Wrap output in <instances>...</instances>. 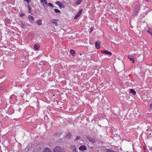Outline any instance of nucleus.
Masks as SVG:
<instances>
[{"label":"nucleus","instance_id":"a878e982","mask_svg":"<svg viewBox=\"0 0 152 152\" xmlns=\"http://www.w3.org/2000/svg\"><path fill=\"white\" fill-rule=\"evenodd\" d=\"M148 33H149L152 36V33L150 31H147Z\"/></svg>","mask_w":152,"mask_h":152},{"label":"nucleus","instance_id":"a211bd4d","mask_svg":"<svg viewBox=\"0 0 152 152\" xmlns=\"http://www.w3.org/2000/svg\"><path fill=\"white\" fill-rule=\"evenodd\" d=\"M71 134L70 133H68L65 136V137L67 138H71Z\"/></svg>","mask_w":152,"mask_h":152},{"label":"nucleus","instance_id":"20e7f679","mask_svg":"<svg viewBox=\"0 0 152 152\" xmlns=\"http://www.w3.org/2000/svg\"><path fill=\"white\" fill-rule=\"evenodd\" d=\"M82 10H80L79 12L77 13L74 17V19H77L81 15V13L82 12Z\"/></svg>","mask_w":152,"mask_h":152},{"label":"nucleus","instance_id":"4be33fe9","mask_svg":"<svg viewBox=\"0 0 152 152\" xmlns=\"http://www.w3.org/2000/svg\"><path fill=\"white\" fill-rule=\"evenodd\" d=\"M47 6H49L51 7H54V5L51 3H49L48 4L46 5Z\"/></svg>","mask_w":152,"mask_h":152},{"label":"nucleus","instance_id":"bb28decb","mask_svg":"<svg viewBox=\"0 0 152 152\" xmlns=\"http://www.w3.org/2000/svg\"><path fill=\"white\" fill-rule=\"evenodd\" d=\"M25 1H26L28 3L29 2V0H24Z\"/></svg>","mask_w":152,"mask_h":152},{"label":"nucleus","instance_id":"f257e3e1","mask_svg":"<svg viewBox=\"0 0 152 152\" xmlns=\"http://www.w3.org/2000/svg\"><path fill=\"white\" fill-rule=\"evenodd\" d=\"M54 152H65L64 149L61 148L60 146H57L53 149Z\"/></svg>","mask_w":152,"mask_h":152},{"label":"nucleus","instance_id":"0eeeda50","mask_svg":"<svg viewBox=\"0 0 152 152\" xmlns=\"http://www.w3.org/2000/svg\"><path fill=\"white\" fill-rule=\"evenodd\" d=\"M95 47L97 49H99L100 47V42L99 41H97L95 43Z\"/></svg>","mask_w":152,"mask_h":152},{"label":"nucleus","instance_id":"412c9836","mask_svg":"<svg viewBox=\"0 0 152 152\" xmlns=\"http://www.w3.org/2000/svg\"><path fill=\"white\" fill-rule=\"evenodd\" d=\"M54 10L55 12H56V13H61V12H60V10H59L58 9H55Z\"/></svg>","mask_w":152,"mask_h":152},{"label":"nucleus","instance_id":"4468645a","mask_svg":"<svg viewBox=\"0 0 152 152\" xmlns=\"http://www.w3.org/2000/svg\"><path fill=\"white\" fill-rule=\"evenodd\" d=\"M39 45L38 44H35L34 46V48L36 50L39 49Z\"/></svg>","mask_w":152,"mask_h":152},{"label":"nucleus","instance_id":"f8f14e48","mask_svg":"<svg viewBox=\"0 0 152 152\" xmlns=\"http://www.w3.org/2000/svg\"><path fill=\"white\" fill-rule=\"evenodd\" d=\"M56 4L57 5H58L61 8L63 6V4L61 3V2L59 1H58L56 3Z\"/></svg>","mask_w":152,"mask_h":152},{"label":"nucleus","instance_id":"cd10ccee","mask_svg":"<svg viewBox=\"0 0 152 152\" xmlns=\"http://www.w3.org/2000/svg\"><path fill=\"white\" fill-rule=\"evenodd\" d=\"M150 108H152V103L150 105Z\"/></svg>","mask_w":152,"mask_h":152},{"label":"nucleus","instance_id":"423d86ee","mask_svg":"<svg viewBox=\"0 0 152 152\" xmlns=\"http://www.w3.org/2000/svg\"><path fill=\"white\" fill-rule=\"evenodd\" d=\"M101 53H104L107 55H111L112 54V53L110 52L107 51L106 50H102L101 51Z\"/></svg>","mask_w":152,"mask_h":152},{"label":"nucleus","instance_id":"5701e85b","mask_svg":"<svg viewBox=\"0 0 152 152\" xmlns=\"http://www.w3.org/2000/svg\"><path fill=\"white\" fill-rule=\"evenodd\" d=\"M80 138V137H79L78 136H77L76 137V138L75 139V140L77 141L78 140V139Z\"/></svg>","mask_w":152,"mask_h":152},{"label":"nucleus","instance_id":"9b49d317","mask_svg":"<svg viewBox=\"0 0 152 152\" xmlns=\"http://www.w3.org/2000/svg\"><path fill=\"white\" fill-rule=\"evenodd\" d=\"M128 58L129 59L130 61H133V63H134V58L133 56H128Z\"/></svg>","mask_w":152,"mask_h":152},{"label":"nucleus","instance_id":"f03ea898","mask_svg":"<svg viewBox=\"0 0 152 152\" xmlns=\"http://www.w3.org/2000/svg\"><path fill=\"white\" fill-rule=\"evenodd\" d=\"M18 24L22 28H24V26H30V25L27 23L21 21L19 22Z\"/></svg>","mask_w":152,"mask_h":152},{"label":"nucleus","instance_id":"7ed1b4c3","mask_svg":"<svg viewBox=\"0 0 152 152\" xmlns=\"http://www.w3.org/2000/svg\"><path fill=\"white\" fill-rule=\"evenodd\" d=\"M58 19H53L51 20V23H53L55 26H58Z\"/></svg>","mask_w":152,"mask_h":152},{"label":"nucleus","instance_id":"39448f33","mask_svg":"<svg viewBox=\"0 0 152 152\" xmlns=\"http://www.w3.org/2000/svg\"><path fill=\"white\" fill-rule=\"evenodd\" d=\"M40 3L42 5L44 6L45 5H47L48 2L46 0H39Z\"/></svg>","mask_w":152,"mask_h":152},{"label":"nucleus","instance_id":"b1692460","mask_svg":"<svg viewBox=\"0 0 152 152\" xmlns=\"http://www.w3.org/2000/svg\"><path fill=\"white\" fill-rule=\"evenodd\" d=\"M93 30V27H91L90 29V33Z\"/></svg>","mask_w":152,"mask_h":152},{"label":"nucleus","instance_id":"1a4fd4ad","mask_svg":"<svg viewBox=\"0 0 152 152\" xmlns=\"http://www.w3.org/2000/svg\"><path fill=\"white\" fill-rule=\"evenodd\" d=\"M79 149L82 151L85 150L86 149V146L85 145H82L80 147Z\"/></svg>","mask_w":152,"mask_h":152},{"label":"nucleus","instance_id":"f3484780","mask_svg":"<svg viewBox=\"0 0 152 152\" xmlns=\"http://www.w3.org/2000/svg\"><path fill=\"white\" fill-rule=\"evenodd\" d=\"M43 152H52V151L49 148H47L44 150Z\"/></svg>","mask_w":152,"mask_h":152},{"label":"nucleus","instance_id":"aec40b11","mask_svg":"<svg viewBox=\"0 0 152 152\" xmlns=\"http://www.w3.org/2000/svg\"><path fill=\"white\" fill-rule=\"evenodd\" d=\"M27 7L28 9V12L30 13L31 12V7L29 4L27 5Z\"/></svg>","mask_w":152,"mask_h":152},{"label":"nucleus","instance_id":"ddd939ff","mask_svg":"<svg viewBox=\"0 0 152 152\" xmlns=\"http://www.w3.org/2000/svg\"><path fill=\"white\" fill-rule=\"evenodd\" d=\"M28 19H29L30 20V22L33 23V22H32V21L33 20L34 18L31 15H29L28 17Z\"/></svg>","mask_w":152,"mask_h":152},{"label":"nucleus","instance_id":"dca6fc26","mask_svg":"<svg viewBox=\"0 0 152 152\" xmlns=\"http://www.w3.org/2000/svg\"><path fill=\"white\" fill-rule=\"evenodd\" d=\"M130 92L132 93L133 95L136 94V93L135 91L133 89H131L130 90Z\"/></svg>","mask_w":152,"mask_h":152},{"label":"nucleus","instance_id":"6e6552de","mask_svg":"<svg viewBox=\"0 0 152 152\" xmlns=\"http://www.w3.org/2000/svg\"><path fill=\"white\" fill-rule=\"evenodd\" d=\"M140 5H139L137 4L136 5V7H135V9L136 10V14H137V13L139 11V9H140Z\"/></svg>","mask_w":152,"mask_h":152},{"label":"nucleus","instance_id":"393cba45","mask_svg":"<svg viewBox=\"0 0 152 152\" xmlns=\"http://www.w3.org/2000/svg\"><path fill=\"white\" fill-rule=\"evenodd\" d=\"M20 17H23V16H24V15L22 13H20Z\"/></svg>","mask_w":152,"mask_h":152},{"label":"nucleus","instance_id":"2eb2a0df","mask_svg":"<svg viewBox=\"0 0 152 152\" xmlns=\"http://www.w3.org/2000/svg\"><path fill=\"white\" fill-rule=\"evenodd\" d=\"M42 20L41 19H39L37 20V23L39 26H40L42 24Z\"/></svg>","mask_w":152,"mask_h":152},{"label":"nucleus","instance_id":"6ab92c4d","mask_svg":"<svg viewBox=\"0 0 152 152\" xmlns=\"http://www.w3.org/2000/svg\"><path fill=\"white\" fill-rule=\"evenodd\" d=\"M70 52L73 56H74L75 54V51L73 50H71Z\"/></svg>","mask_w":152,"mask_h":152},{"label":"nucleus","instance_id":"9d476101","mask_svg":"<svg viewBox=\"0 0 152 152\" xmlns=\"http://www.w3.org/2000/svg\"><path fill=\"white\" fill-rule=\"evenodd\" d=\"M87 139L90 142H91L93 143L94 142V139L90 137H87Z\"/></svg>","mask_w":152,"mask_h":152}]
</instances>
